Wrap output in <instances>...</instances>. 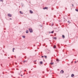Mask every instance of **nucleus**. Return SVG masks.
I'll use <instances>...</instances> for the list:
<instances>
[{
    "label": "nucleus",
    "instance_id": "1",
    "mask_svg": "<svg viewBox=\"0 0 78 78\" xmlns=\"http://www.w3.org/2000/svg\"><path fill=\"white\" fill-rule=\"evenodd\" d=\"M29 31L30 33H33V30L31 28L29 29Z\"/></svg>",
    "mask_w": 78,
    "mask_h": 78
},
{
    "label": "nucleus",
    "instance_id": "2",
    "mask_svg": "<svg viewBox=\"0 0 78 78\" xmlns=\"http://www.w3.org/2000/svg\"><path fill=\"white\" fill-rule=\"evenodd\" d=\"M8 16H9V17H12V15L10 14H8Z\"/></svg>",
    "mask_w": 78,
    "mask_h": 78
},
{
    "label": "nucleus",
    "instance_id": "3",
    "mask_svg": "<svg viewBox=\"0 0 78 78\" xmlns=\"http://www.w3.org/2000/svg\"><path fill=\"white\" fill-rule=\"evenodd\" d=\"M30 14H33V11L31 10H30Z\"/></svg>",
    "mask_w": 78,
    "mask_h": 78
},
{
    "label": "nucleus",
    "instance_id": "4",
    "mask_svg": "<svg viewBox=\"0 0 78 78\" xmlns=\"http://www.w3.org/2000/svg\"><path fill=\"white\" fill-rule=\"evenodd\" d=\"M60 73H64V71L62 70L60 71Z\"/></svg>",
    "mask_w": 78,
    "mask_h": 78
},
{
    "label": "nucleus",
    "instance_id": "5",
    "mask_svg": "<svg viewBox=\"0 0 78 78\" xmlns=\"http://www.w3.org/2000/svg\"><path fill=\"white\" fill-rule=\"evenodd\" d=\"M48 9V7H45V8H43V9Z\"/></svg>",
    "mask_w": 78,
    "mask_h": 78
},
{
    "label": "nucleus",
    "instance_id": "6",
    "mask_svg": "<svg viewBox=\"0 0 78 78\" xmlns=\"http://www.w3.org/2000/svg\"><path fill=\"white\" fill-rule=\"evenodd\" d=\"M74 76V74H72L71 75V77H73Z\"/></svg>",
    "mask_w": 78,
    "mask_h": 78
},
{
    "label": "nucleus",
    "instance_id": "7",
    "mask_svg": "<svg viewBox=\"0 0 78 78\" xmlns=\"http://www.w3.org/2000/svg\"><path fill=\"white\" fill-rule=\"evenodd\" d=\"M20 12L21 14H23V12L22 11H20Z\"/></svg>",
    "mask_w": 78,
    "mask_h": 78
},
{
    "label": "nucleus",
    "instance_id": "8",
    "mask_svg": "<svg viewBox=\"0 0 78 78\" xmlns=\"http://www.w3.org/2000/svg\"><path fill=\"white\" fill-rule=\"evenodd\" d=\"M28 30H26V33H28Z\"/></svg>",
    "mask_w": 78,
    "mask_h": 78
},
{
    "label": "nucleus",
    "instance_id": "9",
    "mask_svg": "<svg viewBox=\"0 0 78 78\" xmlns=\"http://www.w3.org/2000/svg\"><path fill=\"white\" fill-rule=\"evenodd\" d=\"M42 62H43L42 61L40 62V64H42Z\"/></svg>",
    "mask_w": 78,
    "mask_h": 78
},
{
    "label": "nucleus",
    "instance_id": "10",
    "mask_svg": "<svg viewBox=\"0 0 78 78\" xmlns=\"http://www.w3.org/2000/svg\"><path fill=\"white\" fill-rule=\"evenodd\" d=\"M62 37L63 38H65V36H64V35H62Z\"/></svg>",
    "mask_w": 78,
    "mask_h": 78
},
{
    "label": "nucleus",
    "instance_id": "11",
    "mask_svg": "<svg viewBox=\"0 0 78 78\" xmlns=\"http://www.w3.org/2000/svg\"><path fill=\"white\" fill-rule=\"evenodd\" d=\"M75 10L76 11H77L78 12V9H75Z\"/></svg>",
    "mask_w": 78,
    "mask_h": 78
},
{
    "label": "nucleus",
    "instance_id": "12",
    "mask_svg": "<svg viewBox=\"0 0 78 78\" xmlns=\"http://www.w3.org/2000/svg\"><path fill=\"white\" fill-rule=\"evenodd\" d=\"M56 48V45H54V48Z\"/></svg>",
    "mask_w": 78,
    "mask_h": 78
},
{
    "label": "nucleus",
    "instance_id": "13",
    "mask_svg": "<svg viewBox=\"0 0 78 78\" xmlns=\"http://www.w3.org/2000/svg\"><path fill=\"white\" fill-rule=\"evenodd\" d=\"M0 2H3V0H0Z\"/></svg>",
    "mask_w": 78,
    "mask_h": 78
},
{
    "label": "nucleus",
    "instance_id": "14",
    "mask_svg": "<svg viewBox=\"0 0 78 78\" xmlns=\"http://www.w3.org/2000/svg\"><path fill=\"white\" fill-rule=\"evenodd\" d=\"M54 33V31H52L51 32V33Z\"/></svg>",
    "mask_w": 78,
    "mask_h": 78
},
{
    "label": "nucleus",
    "instance_id": "15",
    "mask_svg": "<svg viewBox=\"0 0 78 78\" xmlns=\"http://www.w3.org/2000/svg\"><path fill=\"white\" fill-rule=\"evenodd\" d=\"M54 39H56V37H55L54 38Z\"/></svg>",
    "mask_w": 78,
    "mask_h": 78
},
{
    "label": "nucleus",
    "instance_id": "16",
    "mask_svg": "<svg viewBox=\"0 0 78 78\" xmlns=\"http://www.w3.org/2000/svg\"><path fill=\"white\" fill-rule=\"evenodd\" d=\"M22 37H23V38H25V36H23Z\"/></svg>",
    "mask_w": 78,
    "mask_h": 78
},
{
    "label": "nucleus",
    "instance_id": "17",
    "mask_svg": "<svg viewBox=\"0 0 78 78\" xmlns=\"http://www.w3.org/2000/svg\"><path fill=\"white\" fill-rule=\"evenodd\" d=\"M44 57L46 58H47V56H45Z\"/></svg>",
    "mask_w": 78,
    "mask_h": 78
},
{
    "label": "nucleus",
    "instance_id": "18",
    "mask_svg": "<svg viewBox=\"0 0 78 78\" xmlns=\"http://www.w3.org/2000/svg\"><path fill=\"white\" fill-rule=\"evenodd\" d=\"M51 64H53V63H51Z\"/></svg>",
    "mask_w": 78,
    "mask_h": 78
},
{
    "label": "nucleus",
    "instance_id": "19",
    "mask_svg": "<svg viewBox=\"0 0 78 78\" xmlns=\"http://www.w3.org/2000/svg\"><path fill=\"white\" fill-rule=\"evenodd\" d=\"M27 62V61H24L23 62Z\"/></svg>",
    "mask_w": 78,
    "mask_h": 78
},
{
    "label": "nucleus",
    "instance_id": "20",
    "mask_svg": "<svg viewBox=\"0 0 78 78\" xmlns=\"http://www.w3.org/2000/svg\"><path fill=\"white\" fill-rule=\"evenodd\" d=\"M56 61H59V60H58V59H57L56 60Z\"/></svg>",
    "mask_w": 78,
    "mask_h": 78
},
{
    "label": "nucleus",
    "instance_id": "21",
    "mask_svg": "<svg viewBox=\"0 0 78 78\" xmlns=\"http://www.w3.org/2000/svg\"><path fill=\"white\" fill-rule=\"evenodd\" d=\"M12 51H13V52H14V50H13V49L12 50Z\"/></svg>",
    "mask_w": 78,
    "mask_h": 78
},
{
    "label": "nucleus",
    "instance_id": "22",
    "mask_svg": "<svg viewBox=\"0 0 78 78\" xmlns=\"http://www.w3.org/2000/svg\"><path fill=\"white\" fill-rule=\"evenodd\" d=\"M21 76H23V75H21Z\"/></svg>",
    "mask_w": 78,
    "mask_h": 78
},
{
    "label": "nucleus",
    "instance_id": "23",
    "mask_svg": "<svg viewBox=\"0 0 78 78\" xmlns=\"http://www.w3.org/2000/svg\"><path fill=\"white\" fill-rule=\"evenodd\" d=\"M13 50H15V48H13Z\"/></svg>",
    "mask_w": 78,
    "mask_h": 78
},
{
    "label": "nucleus",
    "instance_id": "24",
    "mask_svg": "<svg viewBox=\"0 0 78 78\" xmlns=\"http://www.w3.org/2000/svg\"><path fill=\"white\" fill-rule=\"evenodd\" d=\"M41 57H42V58H44V56H41Z\"/></svg>",
    "mask_w": 78,
    "mask_h": 78
},
{
    "label": "nucleus",
    "instance_id": "25",
    "mask_svg": "<svg viewBox=\"0 0 78 78\" xmlns=\"http://www.w3.org/2000/svg\"><path fill=\"white\" fill-rule=\"evenodd\" d=\"M72 5L73 6V4H72Z\"/></svg>",
    "mask_w": 78,
    "mask_h": 78
},
{
    "label": "nucleus",
    "instance_id": "26",
    "mask_svg": "<svg viewBox=\"0 0 78 78\" xmlns=\"http://www.w3.org/2000/svg\"><path fill=\"white\" fill-rule=\"evenodd\" d=\"M75 62L76 63V62L75 61Z\"/></svg>",
    "mask_w": 78,
    "mask_h": 78
},
{
    "label": "nucleus",
    "instance_id": "27",
    "mask_svg": "<svg viewBox=\"0 0 78 78\" xmlns=\"http://www.w3.org/2000/svg\"><path fill=\"white\" fill-rule=\"evenodd\" d=\"M25 72L26 71V70H24Z\"/></svg>",
    "mask_w": 78,
    "mask_h": 78
},
{
    "label": "nucleus",
    "instance_id": "28",
    "mask_svg": "<svg viewBox=\"0 0 78 78\" xmlns=\"http://www.w3.org/2000/svg\"><path fill=\"white\" fill-rule=\"evenodd\" d=\"M10 20H11V18H10Z\"/></svg>",
    "mask_w": 78,
    "mask_h": 78
},
{
    "label": "nucleus",
    "instance_id": "29",
    "mask_svg": "<svg viewBox=\"0 0 78 78\" xmlns=\"http://www.w3.org/2000/svg\"><path fill=\"white\" fill-rule=\"evenodd\" d=\"M15 58H16V56H15Z\"/></svg>",
    "mask_w": 78,
    "mask_h": 78
}]
</instances>
